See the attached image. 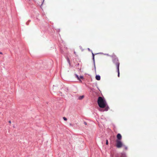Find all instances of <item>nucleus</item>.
Segmentation results:
<instances>
[{
  "label": "nucleus",
  "instance_id": "f257e3e1",
  "mask_svg": "<svg viewBox=\"0 0 157 157\" xmlns=\"http://www.w3.org/2000/svg\"><path fill=\"white\" fill-rule=\"evenodd\" d=\"M98 103L101 108H105V111H107L109 109V107L107 105L105 100L102 97H99L98 99Z\"/></svg>",
  "mask_w": 157,
  "mask_h": 157
},
{
  "label": "nucleus",
  "instance_id": "f03ea898",
  "mask_svg": "<svg viewBox=\"0 0 157 157\" xmlns=\"http://www.w3.org/2000/svg\"><path fill=\"white\" fill-rule=\"evenodd\" d=\"M111 56L113 59V62L115 63L116 64V66L117 67V72H118V76L119 77L120 76V72H119V65L120 63L118 61L117 58L116 56L113 54Z\"/></svg>",
  "mask_w": 157,
  "mask_h": 157
},
{
  "label": "nucleus",
  "instance_id": "7ed1b4c3",
  "mask_svg": "<svg viewBox=\"0 0 157 157\" xmlns=\"http://www.w3.org/2000/svg\"><path fill=\"white\" fill-rule=\"evenodd\" d=\"M116 147L117 148H120L122 146V143L121 140H116Z\"/></svg>",
  "mask_w": 157,
  "mask_h": 157
},
{
  "label": "nucleus",
  "instance_id": "20e7f679",
  "mask_svg": "<svg viewBox=\"0 0 157 157\" xmlns=\"http://www.w3.org/2000/svg\"><path fill=\"white\" fill-rule=\"evenodd\" d=\"M117 140H121L122 138V136L120 134L118 133L117 136Z\"/></svg>",
  "mask_w": 157,
  "mask_h": 157
},
{
  "label": "nucleus",
  "instance_id": "39448f33",
  "mask_svg": "<svg viewBox=\"0 0 157 157\" xmlns=\"http://www.w3.org/2000/svg\"><path fill=\"white\" fill-rule=\"evenodd\" d=\"M96 79L98 80H100V76L99 75H96L95 77Z\"/></svg>",
  "mask_w": 157,
  "mask_h": 157
},
{
  "label": "nucleus",
  "instance_id": "423d86ee",
  "mask_svg": "<svg viewBox=\"0 0 157 157\" xmlns=\"http://www.w3.org/2000/svg\"><path fill=\"white\" fill-rule=\"evenodd\" d=\"M119 157H127L126 156L125 154L124 153H121V155Z\"/></svg>",
  "mask_w": 157,
  "mask_h": 157
},
{
  "label": "nucleus",
  "instance_id": "0eeeda50",
  "mask_svg": "<svg viewBox=\"0 0 157 157\" xmlns=\"http://www.w3.org/2000/svg\"><path fill=\"white\" fill-rule=\"evenodd\" d=\"M84 98V95H82L78 97V99L79 100H82V99L83 98Z\"/></svg>",
  "mask_w": 157,
  "mask_h": 157
},
{
  "label": "nucleus",
  "instance_id": "6e6552de",
  "mask_svg": "<svg viewBox=\"0 0 157 157\" xmlns=\"http://www.w3.org/2000/svg\"><path fill=\"white\" fill-rule=\"evenodd\" d=\"M75 77L78 79L79 80H80V78L77 75H75Z\"/></svg>",
  "mask_w": 157,
  "mask_h": 157
},
{
  "label": "nucleus",
  "instance_id": "1a4fd4ad",
  "mask_svg": "<svg viewBox=\"0 0 157 157\" xmlns=\"http://www.w3.org/2000/svg\"><path fill=\"white\" fill-rule=\"evenodd\" d=\"M79 77L80 79H83V77L82 76H80V77ZM79 81H80V79Z\"/></svg>",
  "mask_w": 157,
  "mask_h": 157
},
{
  "label": "nucleus",
  "instance_id": "9d476101",
  "mask_svg": "<svg viewBox=\"0 0 157 157\" xmlns=\"http://www.w3.org/2000/svg\"><path fill=\"white\" fill-rule=\"evenodd\" d=\"M63 118L64 119V120L65 121H67V118L65 117H63Z\"/></svg>",
  "mask_w": 157,
  "mask_h": 157
},
{
  "label": "nucleus",
  "instance_id": "9b49d317",
  "mask_svg": "<svg viewBox=\"0 0 157 157\" xmlns=\"http://www.w3.org/2000/svg\"><path fill=\"white\" fill-rule=\"evenodd\" d=\"M31 21L30 20H29L26 23L27 25H28L29 23Z\"/></svg>",
  "mask_w": 157,
  "mask_h": 157
},
{
  "label": "nucleus",
  "instance_id": "f8f14e48",
  "mask_svg": "<svg viewBox=\"0 0 157 157\" xmlns=\"http://www.w3.org/2000/svg\"><path fill=\"white\" fill-rule=\"evenodd\" d=\"M106 145H108V140H106Z\"/></svg>",
  "mask_w": 157,
  "mask_h": 157
},
{
  "label": "nucleus",
  "instance_id": "ddd939ff",
  "mask_svg": "<svg viewBox=\"0 0 157 157\" xmlns=\"http://www.w3.org/2000/svg\"><path fill=\"white\" fill-rule=\"evenodd\" d=\"M125 150H127V147H125Z\"/></svg>",
  "mask_w": 157,
  "mask_h": 157
},
{
  "label": "nucleus",
  "instance_id": "4468645a",
  "mask_svg": "<svg viewBox=\"0 0 157 157\" xmlns=\"http://www.w3.org/2000/svg\"><path fill=\"white\" fill-rule=\"evenodd\" d=\"M93 59L94 58V55L92 53Z\"/></svg>",
  "mask_w": 157,
  "mask_h": 157
},
{
  "label": "nucleus",
  "instance_id": "2eb2a0df",
  "mask_svg": "<svg viewBox=\"0 0 157 157\" xmlns=\"http://www.w3.org/2000/svg\"><path fill=\"white\" fill-rule=\"evenodd\" d=\"M9 122L10 123H11V121H9Z\"/></svg>",
  "mask_w": 157,
  "mask_h": 157
},
{
  "label": "nucleus",
  "instance_id": "dca6fc26",
  "mask_svg": "<svg viewBox=\"0 0 157 157\" xmlns=\"http://www.w3.org/2000/svg\"><path fill=\"white\" fill-rule=\"evenodd\" d=\"M74 53L75 54V55H76V52L75 51H74Z\"/></svg>",
  "mask_w": 157,
  "mask_h": 157
},
{
  "label": "nucleus",
  "instance_id": "f3484780",
  "mask_svg": "<svg viewBox=\"0 0 157 157\" xmlns=\"http://www.w3.org/2000/svg\"><path fill=\"white\" fill-rule=\"evenodd\" d=\"M84 124H86V122H84Z\"/></svg>",
  "mask_w": 157,
  "mask_h": 157
},
{
  "label": "nucleus",
  "instance_id": "a211bd4d",
  "mask_svg": "<svg viewBox=\"0 0 157 157\" xmlns=\"http://www.w3.org/2000/svg\"><path fill=\"white\" fill-rule=\"evenodd\" d=\"M0 54H2V52H0Z\"/></svg>",
  "mask_w": 157,
  "mask_h": 157
},
{
  "label": "nucleus",
  "instance_id": "6ab92c4d",
  "mask_svg": "<svg viewBox=\"0 0 157 157\" xmlns=\"http://www.w3.org/2000/svg\"><path fill=\"white\" fill-rule=\"evenodd\" d=\"M29 0V1H30V0Z\"/></svg>",
  "mask_w": 157,
  "mask_h": 157
}]
</instances>
